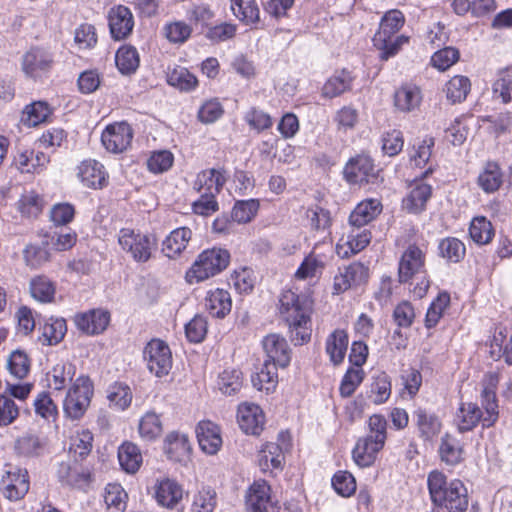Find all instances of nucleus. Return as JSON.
Instances as JSON below:
<instances>
[{
    "label": "nucleus",
    "instance_id": "29",
    "mask_svg": "<svg viewBox=\"0 0 512 512\" xmlns=\"http://www.w3.org/2000/svg\"><path fill=\"white\" fill-rule=\"evenodd\" d=\"M191 238L192 231L190 228H176L163 240L162 251L168 258H176L186 249Z\"/></svg>",
    "mask_w": 512,
    "mask_h": 512
},
{
    "label": "nucleus",
    "instance_id": "16",
    "mask_svg": "<svg viewBox=\"0 0 512 512\" xmlns=\"http://www.w3.org/2000/svg\"><path fill=\"white\" fill-rule=\"evenodd\" d=\"M262 346L266 353L267 359L280 368H286L291 361V349L284 337L279 334L272 333L265 336L262 340Z\"/></svg>",
    "mask_w": 512,
    "mask_h": 512
},
{
    "label": "nucleus",
    "instance_id": "47",
    "mask_svg": "<svg viewBox=\"0 0 512 512\" xmlns=\"http://www.w3.org/2000/svg\"><path fill=\"white\" fill-rule=\"evenodd\" d=\"M325 268V261L321 255L311 252L307 255L295 272V278L306 280L321 275Z\"/></svg>",
    "mask_w": 512,
    "mask_h": 512
},
{
    "label": "nucleus",
    "instance_id": "27",
    "mask_svg": "<svg viewBox=\"0 0 512 512\" xmlns=\"http://www.w3.org/2000/svg\"><path fill=\"white\" fill-rule=\"evenodd\" d=\"M232 308V299L227 290L216 288L209 290L205 297V309L215 318L222 319Z\"/></svg>",
    "mask_w": 512,
    "mask_h": 512
},
{
    "label": "nucleus",
    "instance_id": "4",
    "mask_svg": "<svg viewBox=\"0 0 512 512\" xmlns=\"http://www.w3.org/2000/svg\"><path fill=\"white\" fill-rule=\"evenodd\" d=\"M387 420L380 414L369 417V433L360 437L352 450V458L360 468L372 466L387 439Z\"/></svg>",
    "mask_w": 512,
    "mask_h": 512
},
{
    "label": "nucleus",
    "instance_id": "15",
    "mask_svg": "<svg viewBox=\"0 0 512 512\" xmlns=\"http://www.w3.org/2000/svg\"><path fill=\"white\" fill-rule=\"evenodd\" d=\"M368 278V267L359 262L351 263L343 269H339L338 274L335 275L333 283L334 293L340 294L353 286L364 284Z\"/></svg>",
    "mask_w": 512,
    "mask_h": 512
},
{
    "label": "nucleus",
    "instance_id": "61",
    "mask_svg": "<svg viewBox=\"0 0 512 512\" xmlns=\"http://www.w3.org/2000/svg\"><path fill=\"white\" fill-rule=\"evenodd\" d=\"M23 258L27 266L36 269L50 260V253L44 246L29 244L23 251Z\"/></svg>",
    "mask_w": 512,
    "mask_h": 512
},
{
    "label": "nucleus",
    "instance_id": "3",
    "mask_svg": "<svg viewBox=\"0 0 512 512\" xmlns=\"http://www.w3.org/2000/svg\"><path fill=\"white\" fill-rule=\"evenodd\" d=\"M279 311L287 323L295 345H302L311 337L310 308L303 305L297 294L285 291L279 299Z\"/></svg>",
    "mask_w": 512,
    "mask_h": 512
},
{
    "label": "nucleus",
    "instance_id": "5",
    "mask_svg": "<svg viewBox=\"0 0 512 512\" xmlns=\"http://www.w3.org/2000/svg\"><path fill=\"white\" fill-rule=\"evenodd\" d=\"M404 21V15L399 10H390L382 17L379 30L373 38L374 46L381 51L382 60L396 55L401 46L408 42V37L397 35Z\"/></svg>",
    "mask_w": 512,
    "mask_h": 512
},
{
    "label": "nucleus",
    "instance_id": "9",
    "mask_svg": "<svg viewBox=\"0 0 512 512\" xmlns=\"http://www.w3.org/2000/svg\"><path fill=\"white\" fill-rule=\"evenodd\" d=\"M118 243L126 253L139 263L147 262L156 247V239L152 236L135 233L130 229H121Z\"/></svg>",
    "mask_w": 512,
    "mask_h": 512
},
{
    "label": "nucleus",
    "instance_id": "48",
    "mask_svg": "<svg viewBox=\"0 0 512 512\" xmlns=\"http://www.w3.org/2000/svg\"><path fill=\"white\" fill-rule=\"evenodd\" d=\"M127 493L120 484L110 483L105 487L104 502L110 512H123L127 506Z\"/></svg>",
    "mask_w": 512,
    "mask_h": 512
},
{
    "label": "nucleus",
    "instance_id": "62",
    "mask_svg": "<svg viewBox=\"0 0 512 512\" xmlns=\"http://www.w3.org/2000/svg\"><path fill=\"white\" fill-rule=\"evenodd\" d=\"M306 217L310 222L311 228L315 231H327L332 224L330 212L320 206L308 208Z\"/></svg>",
    "mask_w": 512,
    "mask_h": 512
},
{
    "label": "nucleus",
    "instance_id": "59",
    "mask_svg": "<svg viewBox=\"0 0 512 512\" xmlns=\"http://www.w3.org/2000/svg\"><path fill=\"white\" fill-rule=\"evenodd\" d=\"M259 202L256 199L237 201L232 209V219L238 223H248L256 215Z\"/></svg>",
    "mask_w": 512,
    "mask_h": 512
},
{
    "label": "nucleus",
    "instance_id": "50",
    "mask_svg": "<svg viewBox=\"0 0 512 512\" xmlns=\"http://www.w3.org/2000/svg\"><path fill=\"white\" fill-rule=\"evenodd\" d=\"M168 84L181 91H191L198 84L197 78L185 67L177 66L167 74Z\"/></svg>",
    "mask_w": 512,
    "mask_h": 512
},
{
    "label": "nucleus",
    "instance_id": "6",
    "mask_svg": "<svg viewBox=\"0 0 512 512\" xmlns=\"http://www.w3.org/2000/svg\"><path fill=\"white\" fill-rule=\"evenodd\" d=\"M230 253L226 249L213 247L202 251L186 272L190 284L199 283L213 277L227 268Z\"/></svg>",
    "mask_w": 512,
    "mask_h": 512
},
{
    "label": "nucleus",
    "instance_id": "36",
    "mask_svg": "<svg viewBox=\"0 0 512 512\" xmlns=\"http://www.w3.org/2000/svg\"><path fill=\"white\" fill-rule=\"evenodd\" d=\"M279 366L270 361H264L260 370L254 373L251 377L253 386L260 391L267 393L273 391L278 382L277 368Z\"/></svg>",
    "mask_w": 512,
    "mask_h": 512
},
{
    "label": "nucleus",
    "instance_id": "21",
    "mask_svg": "<svg viewBox=\"0 0 512 512\" xmlns=\"http://www.w3.org/2000/svg\"><path fill=\"white\" fill-rule=\"evenodd\" d=\"M111 36L115 40L126 38L133 29L134 20L130 9L119 5L110 10L108 15Z\"/></svg>",
    "mask_w": 512,
    "mask_h": 512
},
{
    "label": "nucleus",
    "instance_id": "8",
    "mask_svg": "<svg viewBox=\"0 0 512 512\" xmlns=\"http://www.w3.org/2000/svg\"><path fill=\"white\" fill-rule=\"evenodd\" d=\"M55 64V55L50 48L32 47L22 58V70L24 74L34 80L47 77Z\"/></svg>",
    "mask_w": 512,
    "mask_h": 512
},
{
    "label": "nucleus",
    "instance_id": "43",
    "mask_svg": "<svg viewBox=\"0 0 512 512\" xmlns=\"http://www.w3.org/2000/svg\"><path fill=\"white\" fill-rule=\"evenodd\" d=\"M76 368L70 362L57 363L48 373L49 386L54 390H62L72 382Z\"/></svg>",
    "mask_w": 512,
    "mask_h": 512
},
{
    "label": "nucleus",
    "instance_id": "13",
    "mask_svg": "<svg viewBox=\"0 0 512 512\" xmlns=\"http://www.w3.org/2000/svg\"><path fill=\"white\" fill-rule=\"evenodd\" d=\"M344 176L351 184H374L378 181L379 170L369 156L358 155L345 165Z\"/></svg>",
    "mask_w": 512,
    "mask_h": 512
},
{
    "label": "nucleus",
    "instance_id": "52",
    "mask_svg": "<svg viewBox=\"0 0 512 512\" xmlns=\"http://www.w3.org/2000/svg\"><path fill=\"white\" fill-rule=\"evenodd\" d=\"M115 62L122 74H130L139 66V54L132 46H122L116 52Z\"/></svg>",
    "mask_w": 512,
    "mask_h": 512
},
{
    "label": "nucleus",
    "instance_id": "12",
    "mask_svg": "<svg viewBox=\"0 0 512 512\" xmlns=\"http://www.w3.org/2000/svg\"><path fill=\"white\" fill-rule=\"evenodd\" d=\"M57 478L62 485L85 489L92 482V469L85 461L69 458L59 463Z\"/></svg>",
    "mask_w": 512,
    "mask_h": 512
},
{
    "label": "nucleus",
    "instance_id": "14",
    "mask_svg": "<svg viewBox=\"0 0 512 512\" xmlns=\"http://www.w3.org/2000/svg\"><path fill=\"white\" fill-rule=\"evenodd\" d=\"M133 130L126 122L108 125L101 135V141L106 150L112 153H122L132 142Z\"/></svg>",
    "mask_w": 512,
    "mask_h": 512
},
{
    "label": "nucleus",
    "instance_id": "11",
    "mask_svg": "<svg viewBox=\"0 0 512 512\" xmlns=\"http://www.w3.org/2000/svg\"><path fill=\"white\" fill-rule=\"evenodd\" d=\"M30 479L27 469L11 463L5 464L1 479V492L11 501L22 499L29 491Z\"/></svg>",
    "mask_w": 512,
    "mask_h": 512
},
{
    "label": "nucleus",
    "instance_id": "55",
    "mask_svg": "<svg viewBox=\"0 0 512 512\" xmlns=\"http://www.w3.org/2000/svg\"><path fill=\"white\" fill-rule=\"evenodd\" d=\"M450 304V295L447 292H440L438 296L430 304L426 317L425 326L427 328L435 327L441 317L443 316L444 310Z\"/></svg>",
    "mask_w": 512,
    "mask_h": 512
},
{
    "label": "nucleus",
    "instance_id": "64",
    "mask_svg": "<svg viewBox=\"0 0 512 512\" xmlns=\"http://www.w3.org/2000/svg\"><path fill=\"white\" fill-rule=\"evenodd\" d=\"M108 400L111 406L119 410L126 409L132 401L130 388L124 384H115L110 387L108 392Z\"/></svg>",
    "mask_w": 512,
    "mask_h": 512
},
{
    "label": "nucleus",
    "instance_id": "46",
    "mask_svg": "<svg viewBox=\"0 0 512 512\" xmlns=\"http://www.w3.org/2000/svg\"><path fill=\"white\" fill-rule=\"evenodd\" d=\"M471 82L468 77L456 75L452 77L445 85L446 98L452 103L464 101L470 92Z\"/></svg>",
    "mask_w": 512,
    "mask_h": 512
},
{
    "label": "nucleus",
    "instance_id": "40",
    "mask_svg": "<svg viewBox=\"0 0 512 512\" xmlns=\"http://www.w3.org/2000/svg\"><path fill=\"white\" fill-rule=\"evenodd\" d=\"M413 416L422 438L431 440L439 434L441 422L436 415L428 413L422 408H418Z\"/></svg>",
    "mask_w": 512,
    "mask_h": 512
},
{
    "label": "nucleus",
    "instance_id": "39",
    "mask_svg": "<svg viewBox=\"0 0 512 512\" xmlns=\"http://www.w3.org/2000/svg\"><path fill=\"white\" fill-rule=\"evenodd\" d=\"M29 290L32 298L36 301L50 303L54 300L56 286L48 277L39 275L30 280Z\"/></svg>",
    "mask_w": 512,
    "mask_h": 512
},
{
    "label": "nucleus",
    "instance_id": "33",
    "mask_svg": "<svg viewBox=\"0 0 512 512\" xmlns=\"http://www.w3.org/2000/svg\"><path fill=\"white\" fill-rule=\"evenodd\" d=\"M348 348V334L343 329L334 330L326 339L325 350L334 365L343 362Z\"/></svg>",
    "mask_w": 512,
    "mask_h": 512
},
{
    "label": "nucleus",
    "instance_id": "44",
    "mask_svg": "<svg viewBox=\"0 0 512 512\" xmlns=\"http://www.w3.org/2000/svg\"><path fill=\"white\" fill-rule=\"evenodd\" d=\"M441 460L448 465L459 464L463 460V446L455 437L445 434L439 447Z\"/></svg>",
    "mask_w": 512,
    "mask_h": 512
},
{
    "label": "nucleus",
    "instance_id": "41",
    "mask_svg": "<svg viewBox=\"0 0 512 512\" xmlns=\"http://www.w3.org/2000/svg\"><path fill=\"white\" fill-rule=\"evenodd\" d=\"M118 460L123 470L133 474L142 464V455L134 443L125 442L118 449Z\"/></svg>",
    "mask_w": 512,
    "mask_h": 512
},
{
    "label": "nucleus",
    "instance_id": "10",
    "mask_svg": "<svg viewBox=\"0 0 512 512\" xmlns=\"http://www.w3.org/2000/svg\"><path fill=\"white\" fill-rule=\"evenodd\" d=\"M143 360L150 373L156 377L169 374L172 368V353L169 346L160 339H152L143 349Z\"/></svg>",
    "mask_w": 512,
    "mask_h": 512
},
{
    "label": "nucleus",
    "instance_id": "37",
    "mask_svg": "<svg viewBox=\"0 0 512 512\" xmlns=\"http://www.w3.org/2000/svg\"><path fill=\"white\" fill-rule=\"evenodd\" d=\"M394 101L395 106L400 111H413L420 106L422 101L421 91L415 85H404L395 92Z\"/></svg>",
    "mask_w": 512,
    "mask_h": 512
},
{
    "label": "nucleus",
    "instance_id": "2",
    "mask_svg": "<svg viewBox=\"0 0 512 512\" xmlns=\"http://www.w3.org/2000/svg\"><path fill=\"white\" fill-rule=\"evenodd\" d=\"M428 489L433 503L444 506L449 512H465L468 507V492L461 480L447 483L446 476L433 470L427 478Z\"/></svg>",
    "mask_w": 512,
    "mask_h": 512
},
{
    "label": "nucleus",
    "instance_id": "63",
    "mask_svg": "<svg viewBox=\"0 0 512 512\" xmlns=\"http://www.w3.org/2000/svg\"><path fill=\"white\" fill-rule=\"evenodd\" d=\"M15 449L23 456H38L43 450V443L38 436L26 434L17 439Z\"/></svg>",
    "mask_w": 512,
    "mask_h": 512
},
{
    "label": "nucleus",
    "instance_id": "25",
    "mask_svg": "<svg viewBox=\"0 0 512 512\" xmlns=\"http://www.w3.org/2000/svg\"><path fill=\"white\" fill-rule=\"evenodd\" d=\"M490 356L494 360L504 358L508 365H512V331L508 337V329L497 325L490 340Z\"/></svg>",
    "mask_w": 512,
    "mask_h": 512
},
{
    "label": "nucleus",
    "instance_id": "58",
    "mask_svg": "<svg viewBox=\"0 0 512 512\" xmlns=\"http://www.w3.org/2000/svg\"><path fill=\"white\" fill-rule=\"evenodd\" d=\"M364 377L365 372L362 368H349L341 380L339 387L340 395L344 398L350 397L362 383Z\"/></svg>",
    "mask_w": 512,
    "mask_h": 512
},
{
    "label": "nucleus",
    "instance_id": "24",
    "mask_svg": "<svg viewBox=\"0 0 512 512\" xmlns=\"http://www.w3.org/2000/svg\"><path fill=\"white\" fill-rule=\"evenodd\" d=\"M196 435L203 452L209 455L216 454L222 446L220 428L211 421H201L197 425Z\"/></svg>",
    "mask_w": 512,
    "mask_h": 512
},
{
    "label": "nucleus",
    "instance_id": "20",
    "mask_svg": "<svg viewBox=\"0 0 512 512\" xmlns=\"http://www.w3.org/2000/svg\"><path fill=\"white\" fill-rule=\"evenodd\" d=\"M77 328L87 335H98L104 332L110 322L109 312L93 309L75 316Z\"/></svg>",
    "mask_w": 512,
    "mask_h": 512
},
{
    "label": "nucleus",
    "instance_id": "30",
    "mask_svg": "<svg viewBox=\"0 0 512 512\" xmlns=\"http://www.w3.org/2000/svg\"><path fill=\"white\" fill-rule=\"evenodd\" d=\"M431 193L432 188L430 185L423 182L415 183L402 200L403 208L413 214L422 212L431 197Z\"/></svg>",
    "mask_w": 512,
    "mask_h": 512
},
{
    "label": "nucleus",
    "instance_id": "28",
    "mask_svg": "<svg viewBox=\"0 0 512 512\" xmlns=\"http://www.w3.org/2000/svg\"><path fill=\"white\" fill-rule=\"evenodd\" d=\"M382 206L377 199H367L360 202L349 216V225L351 228H361L380 214Z\"/></svg>",
    "mask_w": 512,
    "mask_h": 512
},
{
    "label": "nucleus",
    "instance_id": "22",
    "mask_svg": "<svg viewBox=\"0 0 512 512\" xmlns=\"http://www.w3.org/2000/svg\"><path fill=\"white\" fill-rule=\"evenodd\" d=\"M154 498L158 505L173 509L183 498V489L175 480L163 478L154 486Z\"/></svg>",
    "mask_w": 512,
    "mask_h": 512
},
{
    "label": "nucleus",
    "instance_id": "42",
    "mask_svg": "<svg viewBox=\"0 0 512 512\" xmlns=\"http://www.w3.org/2000/svg\"><path fill=\"white\" fill-rule=\"evenodd\" d=\"M93 434L89 430H82L70 439L68 457L84 461L92 450Z\"/></svg>",
    "mask_w": 512,
    "mask_h": 512
},
{
    "label": "nucleus",
    "instance_id": "17",
    "mask_svg": "<svg viewBox=\"0 0 512 512\" xmlns=\"http://www.w3.org/2000/svg\"><path fill=\"white\" fill-rule=\"evenodd\" d=\"M424 267L425 254L423 251L416 245H409L399 261V281L402 283L409 281L413 276L424 272Z\"/></svg>",
    "mask_w": 512,
    "mask_h": 512
},
{
    "label": "nucleus",
    "instance_id": "26",
    "mask_svg": "<svg viewBox=\"0 0 512 512\" xmlns=\"http://www.w3.org/2000/svg\"><path fill=\"white\" fill-rule=\"evenodd\" d=\"M227 177L224 170L207 169L197 174L193 188L198 193H211L217 195L226 183Z\"/></svg>",
    "mask_w": 512,
    "mask_h": 512
},
{
    "label": "nucleus",
    "instance_id": "19",
    "mask_svg": "<svg viewBox=\"0 0 512 512\" xmlns=\"http://www.w3.org/2000/svg\"><path fill=\"white\" fill-rule=\"evenodd\" d=\"M271 488L265 480L255 481L248 489L246 504L249 512H273Z\"/></svg>",
    "mask_w": 512,
    "mask_h": 512
},
{
    "label": "nucleus",
    "instance_id": "23",
    "mask_svg": "<svg viewBox=\"0 0 512 512\" xmlns=\"http://www.w3.org/2000/svg\"><path fill=\"white\" fill-rule=\"evenodd\" d=\"M78 178L84 186L101 189L107 184V174L104 166L92 159L84 160L78 166Z\"/></svg>",
    "mask_w": 512,
    "mask_h": 512
},
{
    "label": "nucleus",
    "instance_id": "31",
    "mask_svg": "<svg viewBox=\"0 0 512 512\" xmlns=\"http://www.w3.org/2000/svg\"><path fill=\"white\" fill-rule=\"evenodd\" d=\"M165 453L170 460L182 462L189 458L191 446L187 435L172 432L167 435L164 445Z\"/></svg>",
    "mask_w": 512,
    "mask_h": 512
},
{
    "label": "nucleus",
    "instance_id": "49",
    "mask_svg": "<svg viewBox=\"0 0 512 512\" xmlns=\"http://www.w3.org/2000/svg\"><path fill=\"white\" fill-rule=\"evenodd\" d=\"M440 256L451 263L460 262L466 254L464 243L455 237H447L440 241L438 245Z\"/></svg>",
    "mask_w": 512,
    "mask_h": 512
},
{
    "label": "nucleus",
    "instance_id": "18",
    "mask_svg": "<svg viewBox=\"0 0 512 512\" xmlns=\"http://www.w3.org/2000/svg\"><path fill=\"white\" fill-rule=\"evenodd\" d=\"M237 420L246 434L259 435L263 430L265 417L261 408L253 403H242L238 407Z\"/></svg>",
    "mask_w": 512,
    "mask_h": 512
},
{
    "label": "nucleus",
    "instance_id": "34",
    "mask_svg": "<svg viewBox=\"0 0 512 512\" xmlns=\"http://www.w3.org/2000/svg\"><path fill=\"white\" fill-rule=\"evenodd\" d=\"M230 8L241 22L258 28L260 11L255 0H230Z\"/></svg>",
    "mask_w": 512,
    "mask_h": 512
},
{
    "label": "nucleus",
    "instance_id": "51",
    "mask_svg": "<svg viewBox=\"0 0 512 512\" xmlns=\"http://www.w3.org/2000/svg\"><path fill=\"white\" fill-rule=\"evenodd\" d=\"M283 461V449L277 443H267L260 451L259 465L264 471L270 468H281Z\"/></svg>",
    "mask_w": 512,
    "mask_h": 512
},
{
    "label": "nucleus",
    "instance_id": "57",
    "mask_svg": "<svg viewBox=\"0 0 512 512\" xmlns=\"http://www.w3.org/2000/svg\"><path fill=\"white\" fill-rule=\"evenodd\" d=\"M162 423L154 412H147L139 422V434L148 441L154 440L162 434Z\"/></svg>",
    "mask_w": 512,
    "mask_h": 512
},
{
    "label": "nucleus",
    "instance_id": "38",
    "mask_svg": "<svg viewBox=\"0 0 512 512\" xmlns=\"http://www.w3.org/2000/svg\"><path fill=\"white\" fill-rule=\"evenodd\" d=\"M353 77L349 71L342 70L331 76L323 85L322 96L335 98L351 89Z\"/></svg>",
    "mask_w": 512,
    "mask_h": 512
},
{
    "label": "nucleus",
    "instance_id": "56",
    "mask_svg": "<svg viewBox=\"0 0 512 512\" xmlns=\"http://www.w3.org/2000/svg\"><path fill=\"white\" fill-rule=\"evenodd\" d=\"M242 373L237 369H225L218 379L219 390L226 395H233L242 388Z\"/></svg>",
    "mask_w": 512,
    "mask_h": 512
},
{
    "label": "nucleus",
    "instance_id": "32",
    "mask_svg": "<svg viewBox=\"0 0 512 512\" xmlns=\"http://www.w3.org/2000/svg\"><path fill=\"white\" fill-rule=\"evenodd\" d=\"M478 186L485 193H494L503 184V172L498 163L488 161L477 177Z\"/></svg>",
    "mask_w": 512,
    "mask_h": 512
},
{
    "label": "nucleus",
    "instance_id": "1",
    "mask_svg": "<svg viewBox=\"0 0 512 512\" xmlns=\"http://www.w3.org/2000/svg\"><path fill=\"white\" fill-rule=\"evenodd\" d=\"M499 377L495 373L486 376V386L482 392V404L485 414L474 403H462L456 413L455 422L460 432L472 430L478 423L483 427L492 426L498 419L496 387Z\"/></svg>",
    "mask_w": 512,
    "mask_h": 512
},
{
    "label": "nucleus",
    "instance_id": "53",
    "mask_svg": "<svg viewBox=\"0 0 512 512\" xmlns=\"http://www.w3.org/2000/svg\"><path fill=\"white\" fill-rule=\"evenodd\" d=\"M31 362L27 353L23 350H14L7 360V368L16 379H24L30 371Z\"/></svg>",
    "mask_w": 512,
    "mask_h": 512
},
{
    "label": "nucleus",
    "instance_id": "7",
    "mask_svg": "<svg viewBox=\"0 0 512 512\" xmlns=\"http://www.w3.org/2000/svg\"><path fill=\"white\" fill-rule=\"evenodd\" d=\"M94 389L87 376H79L67 391L63 401L64 415L70 420H79L90 406Z\"/></svg>",
    "mask_w": 512,
    "mask_h": 512
},
{
    "label": "nucleus",
    "instance_id": "45",
    "mask_svg": "<svg viewBox=\"0 0 512 512\" xmlns=\"http://www.w3.org/2000/svg\"><path fill=\"white\" fill-rule=\"evenodd\" d=\"M469 235L478 245L490 243L495 235L492 223L484 216L474 217L470 223Z\"/></svg>",
    "mask_w": 512,
    "mask_h": 512
},
{
    "label": "nucleus",
    "instance_id": "54",
    "mask_svg": "<svg viewBox=\"0 0 512 512\" xmlns=\"http://www.w3.org/2000/svg\"><path fill=\"white\" fill-rule=\"evenodd\" d=\"M66 332L67 325L63 318H50L42 327L43 342L56 345L64 338Z\"/></svg>",
    "mask_w": 512,
    "mask_h": 512
},
{
    "label": "nucleus",
    "instance_id": "60",
    "mask_svg": "<svg viewBox=\"0 0 512 512\" xmlns=\"http://www.w3.org/2000/svg\"><path fill=\"white\" fill-rule=\"evenodd\" d=\"M216 505V492L211 488H203L194 495L191 512H213Z\"/></svg>",
    "mask_w": 512,
    "mask_h": 512
},
{
    "label": "nucleus",
    "instance_id": "35",
    "mask_svg": "<svg viewBox=\"0 0 512 512\" xmlns=\"http://www.w3.org/2000/svg\"><path fill=\"white\" fill-rule=\"evenodd\" d=\"M52 110L45 101H35L25 106L21 115V123L26 127H36L44 123Z\"/></svg>",
    "mask_w": 512,
    "mask_h": 512
}]
</instances>
